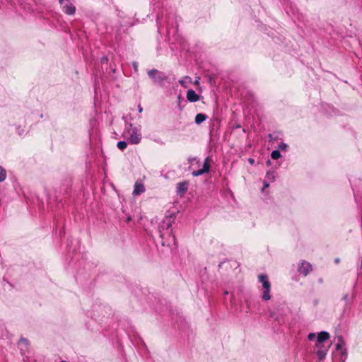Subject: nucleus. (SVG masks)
Here are the masks:
<instances>
[{
    "instance_id": "ddd939ff",
    "label": "nucleus",
    "mask_w": 362,
    "mask_h": 362,
    "mask_svg": "<svg viewBox=\"0 0 362 362\" xmlns=\"http://www.w3.org/2000/svg\"><path fill=\"white\" fill-rule=\"evenodd\" d=\"M187 98L189 102L195 103L199 100V96L194 90L189 89L187 92Z\"/></svg>"
},
{
    "instance_id": "ea45409f",
    "label": "nucleus",
    "mask_w": 362,
    "mask_h": 362,
    "mask_svg": "<svg viewBox=\"0 0 362 362\" xmlns=\"http://www.w3.org/2000/svg\"><path fill=\"white\" fill-rule=\"evenodd\" d=\"M267 165H270V160H268L267 162Z\"/></svg>"
},
{
    "instance_id": "4c0bfd02",
    "label": "nucleus",
    "mask_w": 362,
    "mask_h": 362,
    "mask_svg": "<svg viewBox=\"0 0 362 362\" xmlns=\"http://www.w3.org/2000/svg\"><path fill=\"white\" fill-rule=\"evenodd\" d=\"M112 71L113 73H115V72L116 71V69H115V68L112 69Z\"/></svg>"
},
{
    "instance_id": "2f4dec72",
    "label": "nucleus",
    "mask_w": 362,
    "mask_h": 362,
    "mask_svg": "<svg viewBox=\"0 0 362 362\" xmlns=\"http://www.w3.org/2000/svg\"><path fill=\"white\" fill-rule=\"evenodd\" d=\"M315 337H317L315 336V333H310L308 336V339L310 340V341H312L314 339H315Z\"/></svg>"
},
{
    "instance_id": "9b49d317",
    "label": "nucleus",
    "mask_w": 362,
    "mask_h": 362,
    "mask_svg": "<svg viewBox=\"0 0 362 362\" xmlns=\"http://www.w3.org/2000/svg\"><path fill=\"white\" fill-rule=\"evenodd\" d=\"M189 183L187 181L180 182L177 184V194H183L188 189Z\"/></svg>"
},
{
    "instance_id": "0eeeda50",
    "label": "nucleus",
    "mask_w": 362,
    "mask_h": 362,
    "mask_svg": "<svg viewBox=\"0 0 362 362\" xmlns=\"http://www.w3.org/2000/svg\"><path fill=\"white\" fill-rule=\"evenodd\" d=\"M62 11L67 15H74L76 12V7L69 0H59Z\"/></svg>"
},
{
    "instance_id": "bb28decb",
    "label": "nucleus",
    "mask_w": 362,
    "mask_h": 362,
    "mask_svg": "<svg viewBox=\"0 0 362 362\" xmlns=\"http://www.w3.org/2000/svg\"><path fill=\"white\" fill-rule=\"evenodd\" d=\"M288 148V146L286 143L281 142L279 144V149H280L281 151H286Z\"/></svg>"
},
{
    "instance_id": "58836bf2",
    "label": "nucleus",
    "mask_w": 362,
    "mask_h": 362,
    "mask_svg": "<svg viewBox=\"0 0 362 362\" xmlns=\"http://www.w3.org/2000/svg\"><path fill=\"white\" fill-rule=\"evenodd\" d=\"M43 116H44V115H43V114H42V113H41V114L40 115V118H43Z\"/></svg>"
},
{
    "instance_id": "6e6552de",
    "label": "nucleus",
    "mask_w": 362,
    "mask_h": 362,
    "mask_svg": "<svg viewBox=\"0 0 362 362\" xmlns=\"http://www.w3.org/2000/svg\"><path fill=\"white\" fill-rule=\"evenodd\" d=\"M311 271L312 264L310 262L305 260H303L299 263L298 267V272L300 274L303 275V276H306Z\"/></svg>"
},
{
    "instance_id": "4be33fe9",
    "label": "nucleus",
    "mask_w": 362,
    "mask_h": 362,
    "mask_svg": "<svg viewBox=\"0 0 362 362\" xmlns=\"http://www.w3.org/2000/svg\"><path fill=\"white\" fill-rule=\"evenodd\" d=\"M341 351V362H345L347 356H348V351L346 348L343 349Z\"/></svg>"
},
{
    "instance_id": "e433bc0d",
    "label": "nucleus",
    "mask_w": 362,
    "mask_h": 362,
    "mask_svg": "<svg viewBox=\"0 0 362 362\" xmlns=\"http://www.w3.org/2000/svg\"><path fill=\"white\" fill-rule=\"evenodd\" d=\"M133 65H134V69L137 70V63L136 62H134Z\"/></svg>"
},
{
    "instance_id": "412c9836",
    "label": "nucleus",
    "mask_w": 362,
    "mask_h": 362,
    "mask_svg": "<svg viewBox=\"0 0 362 362\" xmlns=\"http://www.w3.org/2000/svg\"><path fill=\"white\" fill-rule=\"evenodd\" d=\"M6 178V171L3 167L0 166V182L4 181Z\"/></svg>"
},
{
    "instance_id": "b1692460",
    "label": "nucleus",
    "mask_w": 362,
    "mask_h": 362,
    "mask_svg": "<svg viewBox=\"0 0 362 362\" xmlns=\"http://www.w3.org/2000/svg\"><path fill=\"white\" fill-rule=\"evenodd\" d=\"M127 146V142L126 141H119L117 144V147L120 150H124Z\"/></svg>"
},
{
    "instance_id": "f8f14e48",
    "label": "nucleus",
    "mask_w": 362,
    "mask_h": 362,
    "mask_svg": "<svg viewBox=\"0 0 362 362\" xmlns=\"http://www.w3.org/2000/svg\"><path fill=\"white\" fill-rule=\"evenodd\" d=\"M317 344L315 345H321L329 338V334L327 332L322 331L317 336Z\"/></svg>"
},
{
    "instance_id": "6ab92c4d",
    "label": "nucleus",
    "mask_w": 362,
    "mask_h": 362,
    "mask_svg": "<svg viewBox=\"0 0 362 362\" xmlns=\"http://www.w3.org/2000/svg\"><path fill=\"white\" fill-rule=\"evenodd\" d=\"M182 102L186 103V101L182 98L181 95H178L177 97V103L180 111H182L184 107V106L181 105Z\"/></svg>"
},
{
    "instance_id": "a211bd4d",
    "label": "nucleus",
    "mask_w": 362,
    "mask_h": 362,
    "mask_svg": "<svg viewBox=\"0 0 362 362\" xmlns=\"http://www.w3.org/2000/svg\"><path fill=\"white\" fill-rule=\"evenodd\" d=\"M344 341L342 337H341L339 338L338 342L336 344V349L337 351H341L343 349H344Z\"/></svg>"
},
{
    "instance_id": "c9c22d12",
    "label": "nucleus",
    "mask_w": 362,
    "mask_h": 362,
    "mask_svg": "<svg viewBox=\"0 0 362 362\" xmlns=\"http://www.w3.org/2000/svg\"><path fill=\"white\" fill-rule=\"evenodd\" d=\"M138 108H139V112H141L143 111V108L141 107V106L140 105H139Z\"/></svg>"
},
{
    "instance_id": "37998d69",
    "label": "nucleus",
    "mask_w": 362,
    "mask_h": 362,
    "mask_svg": "<svg viewBox=\"0 0 362 362\" xmlns=\"http://www.w3.org/2000/svg\"><path fill=\"white\" fill-rule=\"evenodd\" d=\"M224 293H225L226 295H227V294L228 293V292L226 291Z\"/></svg>"
},
{
    "instance_id": "a19ab883",
    "label": "nucleus",
    "mask_w": 362,
    "mask_h": 362,
    "mask_svg": "<svg viewBox=\"0 0 362 362\" xmlns=\"http://www.w3.org/2000/svg\"><path fill=\"white\" fill-rule=\"evenodd\" d=\"M195 83H197V84L199 83V79L195 81Z\"/></svg>"
},
{
    "instance_id": "2eb2a0df",
    "label": "nucleus",
    "mask_w": 362,
    "mask_h": 362,
    "mask_svg": "<svg viewBox=\"0 0 362 362\" xmlns=\"http://www.w3.org/2000/svg\"><path fill=\"white\" fill-rule=\"evenodd\" d=\"M207 119V116L203 113H198L195 116L194 122L197 124H200Z\"/></svg>"
},
{
    "instance_id": "1a4fd4ad",
    "label": "nucleus",
    "mask_w": 362,
    "mask_h": 362,
    "mask_svg": "<svg viewBox=\"0 0 362 362\" xmlns=\"http://www.w3.org/2000/svg\"><path fill=\"white\" fill-rule=\"evenodd\" d=\"M315 350L318 358L322 361L323 360L329 350V346H325L323 344L321 345H315Z\"/></svg>"
},
{
    "instance_id": "cd10ccee",
    "label": "nucleus",
    "mask_w": 362,
    "mask_h": 362,
    "mask_svg": "<svg viewBox=\"0 0 362 362\" xmlns=\"http://www.w3.org/2000/svg\"><path fill=\"white\" fill-rule=\"evenodd\" d=\"M23 344L27 346L28 345V340L25 338H21L19 340V345L22 346Z\"/></svg>"
},
{
    "instance_id": "39448f33",
    "label": "nucleus",
    "mask_w": 362,
    "mask_h": 362,
    "mask_svg": "<svg viewBox=\"0 0 362 362\" xmlns=\"http://www.w3.org/2000/svg\"><path fill=\"white\" fill-rule=\"evenodd\" d=\"M133 25L134 24L132 23L126 21L124 20L122 21H119L117 24L112 28V31L115 35L116 40H120L121 35L125 33L129 28L133 26Z\"/></svg>"
},
{
    "instance_id": "20e7f679",
    "label": "nucleus",
    "mask_w": 362,
    "mask_h": 362,
    "mask_svg": "<svg viewBox=\"0 0 362 362\" xmlns=\"http://www.w3.org/2000/svg\"><path fill=\"white\" fill-rule=\"evenodd\" d=\"M259 281L262 283L264 289L262 293V300L267 301L271 299V284L267 274H262L258 276Z\"/></svg>"
},
{
    "instance_id": "f704fd0d",
    "label": "nucleus",
    "mask_w": 362,
    "mask_h": 362,
    "mask_svg": "<svg viewBox=\"0 0 362 362\" xmlns=\"http://www.w3.org/2000/svg\"><path fill=\"white\" fill-rule=\"evenodd\" d=\"M339 262H340V259H339V258H338V257H337V258H335V259H334V262H335L336 264L339 263Z\"/></svg>"
},
{
    "instance_id": "7c9ffc66",
    "label": "nucleus",
    "mask_w": 362,
    "mask_h": 362,
    "mask_svg": "<svg viewBox=\"0 0 362 362\" xmlns=\"http://www.w3.org/2000/svg\"><path fill=\"white\" fill-rule=\"evenodd\" d=\"M358 274L360 275L361 274V269H362V257L361 260L358 263Z\"/></svg>"
},
{
    "instance_id": "393cba45",
    "label": "nucleus",
    "mask_w": 362,
    "mask_h": 362,
    "mask_svg": "<svg viewBox=\"0 0 362 362\" xmlns=\"http://www.w3.org/2000/svg\"><path fill=\"white\" fill-rule=\"evenodd\" d=\"M275 179L274 173V172H267L265 180H268L269 182H273Z\"/></svg>"
},
{
    "instance_id": "f03ea898",
    "label": "nucleus",
    "mask_w": 362,
    "mask_h": 362,
    "mask_svg": "<svg viewBox=\"0 0 362 362\" xmlns=\"http://www.w3.org/2000/svg\"><path fill=\"white\" fill-rule=\"evenodd\" d=\"M148 76L151 79L153 83L160 87H163L165 83H170L168 76L156 69H152L148 71Z\"/></svg>"
},
{
    "instance_id": "9d476101",
    "label": "nucleus",
    "mask_w": 362,
    "mask_h": 362,
    "mask_svg": "<svg viewBox=\"0 0 362 362\" xmlns=\"http://www.w3.org/2000/svg\"><path fill=\"white\" fill-rule=\"evenodd\" d=\"M210 170V165L209 163V158H206L203 164V168L198 170L193 171L192 175L194 177H197L203 175L205 173H208Z\"/></svg>"
},
{
    "instance_id": "c03bdc74",
    "label": "nucleus",
    "mask_w": 362,
    "mask_h": 362,
    "mask_svg": "<svg viewBox=\"0 0 362 362\" xmlns=\"http://www.w3.org/2000/svg\"><path fill=\"white\" fill-rule=\"evenodd\" d=\"M118 16H119V17L120 18H122V16H121V15H120V13H119Z\"/></svg>"
},
{
    "instance_id": "c85d7f7f",
    "label": "nucleus",
    "mask_w": 362,
    "mask_h": 362,
    "mask_svg": "<svg viewBox=\"0 0 362 362\" xmlns=\"http://www.w3.org/2000/svg\"><path fill=\"white\" fill-rule=\"evenodd\" d=\"M16 131L18 135L22 136L24 134L25 129L22 128L21 127L18 126L16 127Z\"/></svg>"
},
{
    "instance_id": "dca6fc26",
    "label": "nucleus",
    "mask_w": 362,
    "mask_h": 362,
    "mask_svg": "<svg viewBox=\"0 0 362 362\" xmlns=\"http://www.w3.org/2000/svg\"><path fill=\"white\" fill-rule=\"evenodd\" d=\"M346 2L353 6L362 8V0H346Z\"/></svg>"
},
{
    "instance_id": "72a5a7b5",
    "label": "nucleus",
    "mask_w": 362,
    "mask_h": 362,
    "mask_svg": "<svg viewBox=\"0 0 362 362\" xmlns=\"http://www.w3.org/2000/svg\"><path fill=\"white\" fill-rule=\"evenodd\" d=\"M248 161H249V163H250V164H253V163H255V160H254L253 158H250L248 159Z\"/></svg>"
},
{
    "instance_id": "473e14b6",
    "label": "nucleus",
    "mask_w": 362,
    "mask_h": 362,
    "mask_svg": "<svg viewBox=\"0 0 362 362\" xmlns=\"http://www.w3.org/2000/svg\"><path fill=\"white\" fill-rule=\"evenodd\" d=\"M108 61V58L107 56H103L102 58H101V63H107Z\"/></svg>"
},
{
    "instance_id": "c756f323",
    "label": "nucleus",
    "mask_w": 362,
    "mask_h": 362,
    "mask_svg": "<svg viewBox=\"0 0 362 362\" xmlns=\"http://www.w3.org/2000/svg\"><path fill=\"white\" fill-rule=\"evenodd\" d=\"M269 184H270V182H269L268 180H264L263 182V187L262 189V191L263 192L264 190V189L267 188L269 187Z\"/></svg>"
},
{
    "instance_id": "7ed1b4c3",
    "label": "nucleus",
    "mask_w": 362,
    "mask_h": 362,
    "mask_svg": "<svg viewBox=\"0 0 362 362\" xmlns=\"http://www.w3.org/2000/svg\"><path fill=\"white\" fill-rule=\"evenodd\" d=\"M178 16L170 14H165V20L166 21V32L169 40L173 37L177 38L178 30Z\"/></svg>"
},
{
    "instance_id": "4468645a",
    "label": "nucleus",
    "mask_w": 362,
    "mask_h": 362,
    "mask_svg": "<svg viewBox=\"0 0 362 362\" xmlns=\"http://www.w3.org/2000/svg\"><path fill=\"white\" fill-rule=\"evenodd\" d=\"M145 192V187L143 185V183L140 182H136L134 184V189L133 191L134 195H140L141 194L144 193Z\"/></svg>"
},
{
    "instance_id": "f3484780",
    "label": "nucleus",
    "mask_w": 362,
    "mask_h": 362,
    "mask_svg": "<svg viewBox=\"0 0 362 362\" xmlns=\"http://www.w3.org/2000/svg\"><path fill=\"white\" fill-rule=\"evenodd\" d=\"M354 295L351 297H349V295L348 293H346L344 295L341 300L346 303V306H347L349 305V303L351 304L352 300H354Z\"/></svg>"
},
{
    "instance_id": "aec40b11",
    "label": "nucleus",
    "mask_w": 362,
    "mask_h": 362,
    "mask_svg": "<svg viewBox=\"0 0 362 362\" xmlns=\"http://www.w3.org/2000/svg\"><path fill=\"white\" fill-rule=\"evenodd\" d=\"M271 157L272 159L276 160L281 157V154L279 150L276 149L272 152Z\"/></svg>"
},
{
    "instance_id": "79ce46f5",
    "label": "nucleus",
    "mask_w": 362,
    "mask_h": 362,
    "mask_svg": "<svg viewBox=\"0 0 362 362\" xmlns=\"http://www.w3.org/2000/svg\"><path fill=\"white\" fill-rule=\"evenodd\" d=\"M319 282H320V283H322V279H319Z\"/></svg>"
},
{
    "instance_id": "a878e982",
    "label": "nucleus",
    "mask_w": 362,
    "mask_h": 362,
    "mask_svg": "<svg viewBox=\"0 0 362 362\" xmlns=\"http://www.w3.org/2000/svg\"><path fill=\"white\" fill-rule=\"evenodd\" d=\"M190 82L191 81V78L189 76H185L184 78H182L179 81V83H180L181 86H185V83L187 82Z\"/></svg>"
},
{
    "instance_id": "f257e3e1",
    "label": "nucleus",
    "mask_w": 362,
    "mask_h": 362,
    "mask_svg": "<svg viewBox=\"0 0 362 362\" xmlns=\"http://www.w3.org/2000/svg\"><path fill=\"white\" fill-rule=\"evenodd\" d=\"M175 216L170 215L165 216L158 226V233L159 234V243L162 246H167L172 248L176 246V238L173 233L172 225L175 221Z\"/></svg>"
},
{
    "instance_id": "423d86ee",
    "label": "nucleus",
    "mask_w": 362,
    "mask_h": 362,
    "mask_svg": "<svg viewBox=\"0 0 362 362\" xmlns=\"http://www.w3.org/2000/svg\"><path fill=\"white\" fill-rule=\"evenodd\" d=\"M129 127H131V132L128 139L129 142L131 144H139L141 140V134L140 129L136 127H133V124L132 123L129 124Z\"/></svg>"
},
{
    "instance_id": "5701e85b",
    "label": "nucleus",
    "mask_w": 362,
    "mask_h": 362,
    "mask_svg": "<svg viewBox=\"0 0 362 362\" xmlns=\"http://www.w3.org/2000/svg\"><path fill=\"white\" fill-rule=\"evenodd\" d=\"M163 13H162L161 15H160V14L157 15V25H158V31L159 33L160 32V27L163 23Z\"/></svg>"
}]
</instances>
